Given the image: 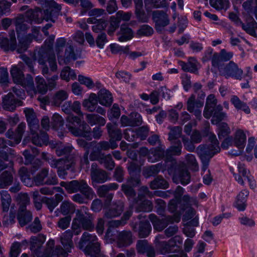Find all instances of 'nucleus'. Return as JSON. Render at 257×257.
<instances>
[{
  "label": "nucleus",
  "mask_w": 257,
  "mask_h": 257,
  "mask_svg": "<svg viewBox=\"0 0 257 257\" xmlns=\"http://www.w3.org/2000/svg\"><path fill=\"white\" fill-rule=\"evenodd\" d=\"M209 123L205 122L200 133L203 137H208V139L211 143V146L201 145L196 150L202 163V170L204 171L207 169L211 158L220 151L219 143L216 136L209 131Z\"/></svg>",
  "instance_id": "f257e3e1"
},
{
  "label": "nucleus",
  "mask_w": 257,
  "mask_h": 257,
  "mask_svg": "<svg viewBox=\"0 0 257 257\" xmlns=\"http://www.w3.org/2000/svg\"><path fill=\"white\" fill-rule=\"evenodd\" d=\"M60 185L69 193L80 191V193H77L72 197L73 201L79 204L87 203L88 200H92L95 196L93 189L84 180L61 182Z\"/></svg>",
  "instance_id": "f03ea898"
},
{
  "label": "nucleus",
  "mask_w": 257,
  "mask_h": 257,
  "mask_svg": "<svg viewBox=\"0 0 257 257\" xmlns=\"http://www.w3.org/2000/svg\"><path fill=\"white\" fill-rule=\"evenodd\" d=\"M94 215L90 213L87 207L82 206L78 209L72 223L71 228L74 234H79L82 231V229L92 231L94 228Z\"/></svg>",
  "instance_id": "7ed1b4c3"
},
{
  "label": "nucleus",
  "mask_w": 257,
  "mask_h": 257,
  "mask_svg": "<svg viewBox=\"0 0 257 257\" xmlns=\"http://www.w3.org/2000/svg\"><path fill=\"white\" fill-rule=\"evenodd\" d=\"M34 59L41 66L42 74L47 77L50 75L49 69L47 65L48 63L50 71L55 72L57 70V65L55 54L52 50L41 47L34 53Z\"/></svg>",
  "instance_id": "20e7f679"
},
{
  "label": "nucleus",
  "mask_w": 257,
  "mask_h": 257,
  "mask_svg": "<svg viewBox=\"0 0 257 257\" xmlns=\"http://www.w3.org/2000/svg\"><path fill=\"white\" fill-rule=\"evenodd\" d=\"M39 3L43 7L47 9L43 12L41 9L37 8V14L38 15L37 17L39 20L38 21H36L35 23L40 24L44 20L55 22V19L59 15V13L61 10V5L58 4L53 0H42L40 1Z\"/></svg>",
  "instance_id": "39448f33"
},
{
  "label": "nucleus",
  "mask_w": 257,
  "mask_h": 257,
  "mask_svg": "<svg viewBox=\"0 0 257 257\" xmlns=\"http://www.w3.org/2000/svg\"><path fill=\"white\" fill-rule=\"evenodd\" d=\"M25 66L23 62H20L18 64L14 65L10 70L11 75L14 82L21 85L24 87H34V81L32 76L27 75L25 77L23 70Z\"/></svg>",
  "instance_id": "423d86ee"
},
{
  "label": "nucleus",
  "mask_w": 257,
  "mask_h": 257,
  "mask_svg": "<svg viewBox=\"0 0 257 257\" xmlns=\"http://www.w3.org/2000/svg\"><path fill=\"white\" fill-rule=\"evenodd\" d=\"M86 244V246L84 249L85 253L96 255L100 253V243L94 234H91L87 232H84L83 233L79 242V247L82 248Z\"/></svg>",
  "instance_id": "0eeeda50"
},
{
  "label": "nucleus",
  "mask_w": 257,
  "mask_h": 257,
  "mask_svg": "<svg viewBox=\"0 0 257 257\" xmlns=\"http://www.w3.org/2000/svg\"><path fill=\"white\" fill-rule=\"evenodd\" d=\"M151 221L154 229L161 231L165 229L169 224L174 222H178L180 220V217L177 215L173 216H167L162 219H159L155 214H151L149 217Z\"/></svg>",
  "instance_id": "6e6552de"
},
{
  "label": "nucleus",
  "mask_w": 257,
  "mask_h": 257,
  "mask_svg": "<svg viewBox=\"0 0 257 257\" xmlns=\"http://www.w3.org/2000/svg\"><path fill=\"white\" fill-rule=\"evenodd\" d=\"M219 72L221 75L226 78L232 77L236 79L241 80L243 75L242 70L232 61L226 64L223 68H220Z\"/></svg>",
  "instance_id": "1a4fd4ad"
},
{
  "label": "nucleus",
  "mask_w": 257,
  "mask_h": 257,
  "mask_svg": "<svg viewBox=\"0 0 257 257\" xmlns=\"http://www.w3.org/2000/svg\"><path fill=\"white\" fill-rule=\"evenodd\" d=\"M69 131L75 137H82L88 140H91V129L89 125L84 121L77 126H74L70 124L66 125Z\"/></svg>",
  "instance_id": "9d476101"
},
{
  "label": "nucleus",
  "mask_w": 257,
  "mask_h": 257,
  "mask_svg": "<svg viewBox=\"0 0 257 257\" xmlns=\"http://www.w3.org/2000/svg\"><path fill=\"white\" fill-rule=\"evenodd\" d=\"M203 105V100L196 99L195 95L191 94L187 101V109L189 112L193 113L197 119L200 120L201 118V108Z\"/></svg>",
  "instance_id": "9b49d317"
},
{
  "label": "nucleus",
  "mask_w": 257,
  "mask_h": 257,
  "mask_svg": "<svg viewBox=\"0 0 257 257\" xmlns=\"http://www.w3.org/2000/svg\"><path fill=\"white\" fill-rule=\"evenodd\" d=\"M9 39L3 33L0 34V48L5 52L14 51L16 48V39L14 30L9 32Z\"/></svg>",
  "instance_id": "f8f14e48"
},
{
  "label": "nucleus",
  "mask_w": 257,
  "mask_h": 257,
  "mask_svg": "<svg viewBox=\"0 0 257 257\" xmlns=\"http://www.w3.org/2000/svg\"><path fill=\"white\" fill-rule=\"evenodd\" d=\"M239 174L235 176V178L238 183L244 185V182H247L250 187L253 188L255 186V183L253 177L247 171L243 164L239 163L238 165Z\"/></svg>",
  "instance_id": "ddd939ff"
},
{
  "label": "nucleus",
  "mask_w": 257,
  "mask_h": 257,
  "mask_svg": "<svg viewBox=\"0 0 257 257\" xmlns=\"http://www.w3.org/2000/svg\"><path fill=\"white\" fill-rule=\"evenodd\" d=\"M153 19L155 23L156 30L159 32H162L170 22L168 15L163 11L153 12Z\"/></svg>",
  "instance_id": "4468645a"
},
{
  "label": "nucleus",
  "mask_w": 257,
  "mask_h": 257,
  "mask_svg": "<svg viewBox=\"0 0 257 257\" xmlns=\"http://www.w3.org/2000/svg\"><path fill=\"white\" fill-rule=\"evenodd\" d=\"M48 163L52 168L58 169L60 167L65 166L67 169H71V171H73L76 164V160L74 155L69 156L67 159H56L52 157L50 160H49Z\"/></svg>",
  "instance_id": "2eb2a0df"
},
{
  "label": "nucleus",
  "mask_w": 257,
  "mask_h": 257,
  "mask_svg": "<svg viewBox=\"0 0 257 257\" xmlns=\"http://www.w3.org/2000/svg\"><path fill=\"white\" fill-rule=\"evenodd\" d=\"M164 236L161 235L157 236L156 237L155 241L156 242L157 245L160 250L162 253H166L171 251V247L176 245L177 241L179 242L180 237L179 236H175V237L170 239L168 242L160 241V239L164 238Z\"/></svg>",
  "instance_id": "dca6fc26"
},
{
  "label": "nucleus",
  "mask_w": 257,
  "mask_h": 257,
  "mask_svg": "<svg viewBox=\"0 0 257 257\" xmlns=\"http://www.w3.org/2000/svg\"><path fill=\"white\" fill-rule=\"evenodd\" d=\"M123 207L122 201L118 200L113 202L110 208L104 211V217L110 219L119 216L123 210Z\"/></svg>",
  "instance_id": "f3484780"
},
{
  "label": "nucleus",
  "mask_w": 257,
  "mask_h": 257,
  "mask_svg": "<svg viewBox=\"0 0 257 257\" xmlns=\"http://www.w3.org/2000/svg\"><path fill=\"white\" fill-rule=\"evenodd\" d=\"M131 226L134 231L138 232V235L140 238L147 237L152 230L151 225L147 220L141 221L139 224L132 223Z\"/></svg>",
  "instance_id": "a211bd4d"
},
{
  "label": "nucleus",
  "mask_w": 257,
  "mask_h": 257,
  "mask_svg": "<svg viewBox=\"0 0 257 257\" xmlns=\"http://www.w3.org/2000/svg\"><path fill=\"white\" fill-rule=\"evenodd\" d=\"M117 145L115 141L110 140V142L101 141L96 144L94 146L92 152L90 155V157L96 156L104 155L101 153L102 150L106 151L109 149H114L117 147Z\"/></svg>",
  "instance_id": "6ab92c4d"
},
{
  "label": "nucleus",
  "mask_w": 257,
  "mask_h": 257,
  "mask_svg": "<svg viewBox=\"0 0 257 257\" xmlns=\"http://www.w3.org/2000/svg\"><path fill=\"white\" fill-rule=\"evenodd\" d=\"M91 178L93 182L102 183L107 179V175L106 172L102 169H98L97 165L93 163L91 165Z\"/></svg>",
  "instance_id": "aec40b11"
},
{
  "label": "nucleus",
  "mask_w": 257,
  "mask_h": 257,
  "mask_svg": "<svg viewBox=\"0 0 257 257\" xmlns=\"http://www.w3.org/2000/svg\"><path fill=\"white\" fill-rule=\"evenodd\" d=\"M15 25L18 36L25 34L30 29L32 24L28 21L23 15H20L15 19Z\"/></svg>",
  "instance_id": "412c9836"
},
{
  "label": "nucleus",
  "mask_w": 257,
  "mask_h": 257,
  "mask_svg": "<svg viewBox=\"0 0 257 257\" xmlns=\"http://www.w3.org/2000/svg\"><path fill=\"white\" fill-rule=\"evenodd\" d=\"M22 101L15 98L12 92H9L5 95L3 100V107L4 109L8 111H13L17 105H22Z\"/></svg>",
  "instance_id": "4be33fe9"
},
{
  "label": "nucleus",
  "mask_w": 257,
  "mask_h": 257,
  "mask_svg": "<svg viewBox=\"0 0 257 257\" xmlns=\"http://www.w3.org/2000/svg\"><path fill=\"white\" fill-rule=\"evenodd\" d=\"M77 59V56L74 52L73 46L68 44L65 47L64 53L62 54V57H61L58 62L60 65L68 64Z\"/></svg>",
  "instance_id": "5701e85b"
},
{
  "label": "nucleus",
  "mask_w": 257,
  "mask_h": 257,
  "mask_svg": "<svg viewBox=\"0 0 257 257\" xmlns=\"http://www.w3.org/2000/svg\"><path fill=\"white\" fill-rule=\"evenodd\" d=\"M217 100L213 94H209L206 100V103L203 111V116L207 119L210 118L213 112V110L217 106Z\"/></svg>",
  "instance_id": "b1692460"
},
{
  "label": "nucleus",
  "mask_w": 257,
  "mask_h": 257,
  "mask_svg": "<svg viewBox=\"0 0 257 257\" xmlns=\"http://www.w3.org/2000/svg\"><path fill=\"white\" fill-rule=\"evenodd\" d=\"M92 161L97 160L103 165L104 167L107 170H112L115 167V163L113 161L110 154L106 155H101L94 157H90Z\"/></svg>",
  "instance_id": "393cba45"
},
{
  "label": "nucleus",
  "mask_w": 257,
  "mask_h": 257,
  "mask_svg": "<svg viewBox=\"0 0 257 257\" xmlns=\"http://www.w3.org/2000/svg\"><path fill=\"white\" fill-rule=\"evenodd\" d=\"M26 117L29 124L31 131H35L39 128V120L37 118L36 113L32 108H26L24 110Z\"/></svg>",
  "instance_id": "a878e982"
},
{
  "label": "nucleus",
  "mask_w": 257,
  "mask_h": 257,
  "mask_svg": "<svg viewBox=\"0 0 257 257\" xmlns=\"http://www.w3.org/2000/svg\"><path fill=\"white\" fill-rule=\"evenodd\" d=\"M133 241V235L131 231L124 230L119 232L117 239L118 247L128 246L132 243Z\"/></svg>",
  "instance_id": "bb28decb"
},
{
  "label": "nucleus",
  "mask_w": 257,
  "mask_h": 257,
  "mask_svg": "<svg viewBox=\"0 0 257 257\" xmlns=\"http://www.w3.org/2000/svg\"><path fill=\"white\" fill-rule=\"evenodd\" d=\"M37 131H31L33 144L38 146H42L43 145H47L49 141V137L47 133L41 131L38 135L36 133Z\"/></svg>",
  "instance_id": "cd10ccee"
},
{
  "label": "nucleus",
  "mask_w": 257,
  "mask_h": 257,
  "mask_svg": "<svg viewBox=\"0 0 257 257\" xmlns=\"http://www.w3.org/2000/svg\"><path fill=\"white\" fill-rule=\"evenodd\" d=\"M51 147L56 148V154L58 157L65 156L66 157L65 159H67L69 156L74 155L76 161H77V156L74 154H71L73 149L72 146H59L58 143H56L55 144H51Z\"/></svg>",
  "instance_id": "c85d7f7f"
},
{
  "label": "nucleus",
  "mask_w": 257,
  "mask_h": 257,
  "mask_svg": "<svg viewBox=\"0 0 257 257\" xmlns=\"http://www.w3.org/2000/svg\"><path fill=\"white\" fill-rule=\"evenodd\" d=\"M81 104L80 102L75 101L72 103L71 101H66L62 106V110L66 113H70L71 111L80 116H83L81 110Z\"/></svg>",
  "instance_id": "c756f323"
},
{
  "label": "nucleus",
  "mask_w": 257,
  "mask_h": 257,
  "mask_svg": "<svg viewBox=\"0 0 257 257\" xmlns=\"http://www.w3.org/2000/svg\"><path fill=\"white\" fill-rule=\"evenodd\" d=\"M164 158L167 159L166 150H165V147L163 148L162 146H160L151 150V153L149 155L148 161L150 162H155Z\"/></svg>",
  "instance_id": "7c9ffc66"
},
{
  "label": "nucleus",
  "mask_w": 257,
  "mask_h": 257,
  "mask_svg": "<svg viewBox=\"0 0 257 257\" xmlns=\"http://www.w3.org/2000/svg\"><path fill=\"white\" fill-rule=\"evenodd\" d=\"M107 133L111 141H120L122 138V134L120 129L117 127L116 123H108L106 125Z\"/></svg>",
  "instance_id": "2f4dec72"
},
{
  "label": "nucleus",
  "mask_w": 257,
  "mask_h": 257,
  "mask_svg": "<svg viewBox=\"0 0 257 257\" xmlns=\"http://www.w3.org/2000/svg\"><path fill=\"white\" fill-rule=\"evenodd\" d=\"M97 99L100 104L105 106H109L112 103L111 94L105 89H101L99 91Z\"/></svg>",
  "instance_id": "473e14b6"
},
{
  "label": "nucleus",
  "mask_w": 257,
  "mask_h": 257,
  "mask_svg": "<svg viewBox=\"0 0 257 257\" xmlns=\"http://www.w3.org/2000/svg\"><path fill=\"white\" fill-rule=\"evenodd\" d=\"M98 103L97 96L95 93H91L88 99L84 100L82 105L90 112L95 110Z\"/></svg>",
  "instance_id": "72a5a7b5"
},
{
  "label": "nucleus",
  "mask_w": 257,
  "mask_h": 257,
  "mask_svg": "<svg viewBox=\"0 0 257 257\" xmlns=\"http://www.w3.org/2000/svg\"><path fill=\"white\" fill-rule=\"evenodd\" d=\"M73 234L74 232L72 230H67L61 236V242L66 250H69V249H71L73 247V244L72 238Z\"/></svg>",
  "instance_id": "f704fd0d"
},
{
  "label": "nucleus",
  "mask_w": 257,
  "mask_h": 257,
  "mask_svg": "<svg viewBox=\"0 0 257 257\" xmlns=\"http://www.w3.org/2000/svg\"><path fill=\"white\" fill-rule=\"evenodd\" d=\"M222 106L220 104H218L217 106L213 110L212 116L211 121L213 124H218L222 120L224 119L226 117V114L222 112Z\"/></svg>",
  "instance_id": "c9c22d12"
},
{
  "label": "nucleus",
  "mask_w": 257,
  "mask_h": 257,
  "mask_svg": "<svg viewBox=\"0 0 257 257\" xmlns=\"http://www.w3.org/2000/svg\"><path fill=\"white\" fill-rule=\"evenodd\" d=\"M197 64V60L193 57L189 58L187 63H185L183 61L180 62V65L184 71L194 73H196L198 72Z\"/></svg>",
  "instance_id": "e433bc0d"
},
{
  "label": "nucleus",
  "mask_w": 257,
  "mask_h": 257,
  "mask_svg": "<svg viewBox=\"0 0 257 257\" xmlns=\"http://www.w3.org/2000/svg\"><path fill=\"white\" fill-rule=\"evenodd\" d=\"M172 145L166 150L167 159H169L173 156H179L181 154L182 144L179 140L172 142Z\"/></svg>",
  "instance_id": "4c0bfd02"
},
{
  "label": "nucleus",
  "mask_w": 257,
  "mask_h": 257,
  "mask_svg": "<svg viewBox=\"0 0 257 257\" xmlns=\"http://www.w3.org/2000/svg\"><path fill=\"white\" fill-rule=\"evenodd\" d=\"M17 219L21 226H24L30 222L32 219V213L26 209L18 210Z\"/></svg>",
  "instance_id": "58836bf2"
},
{
  "label": "nucleus",
  "mask_w": 257,
  "mask_h": 257,
  "mask_svg": "<svg viewBox=\"0 0 257 257\" xmlns=\"http://www.w3.org/2000/svg\"><path fill=\"white\" fill-rule=\"evenodd\" d=\"M134 36L133 31L126 25H122L118 34V39L120 42H124L131 40Z\"/></svg>",
  "instance_id": "ea45409f"
},
{
  "label": "nucleus",
  "mask_w": 257,
  "mask_h": 257,
  "mask_svg": "<svg viewBox=\"0 0 257 257\" xmlns=\"http://www.w3.org/2000/svg\"><path fill=\"white\" fill-rule=\"evenodd\" d=\"M150 187L153 189H166L169 187V183L162 176H158L150 183Z\"/></svg>",
  "instance_id": "a19ab883"
},
{
  "label": "nucleus",
  "mask_w": 257,
  "mask_h": 257,
  "mask_svg": "<svg viewBox=\"0 0 257 257\" xmlns=\"http://www.w3.org/2000/svg\"><path fill=\"white\" fill-rule=\"evenodd\" d=\"M86 119L91 125L97 124L99 126H103L106 123V120L103 117L94 113L86 114Z\"/></svg>",
  "instance_id": "79ce46f5"
},
{
  "label": "nucleus",
  "mask_w": 257,
  "mask_h": 257,
  "mask_svg": "<svg viewBox=\"0 0 257 257\" xmlns=\"http://www.w3.org/2000/svg\"><path fill=\"white\" fill-rule=\"evenodd\" d=\"M246 136L241 130H237L234 135V144L238 149H243L246 143Z\"/></svg>",
  "instance_id": "37998d69"
},
{
  "label": "nucleus",
  "mask_w": 257,
  "mask_h": 257,
  "mask_svg": "<svg viewBox=\"0 0 257 257\" xmlns=\"http://www.w3.org/2000/svg\"><path fill=\"white\" fill-rule=\"evenodd\" d=\"M248 195V191L245 189L242 190L238 194L235 202L236 207L240 211H243L246 207V198Z\"/></svg>",
  "instance_id": "c03bdc74"
},
{
  "label": "nucleus",
  "mask_w": 257,
  "mask_h": 257,
  "mask_svg": "<svg viewBox=\"0 0 257 257\" xmlns=\"http://www.w3.org/2000/svg\"><path fill=\"white\" fill-rule=\"evenodd\" d=\"M13 182V176L11 171H6L0 175V189L5 188Z\"/></svg>",
  "instance_id": "a18cd8bd"
},
{
  "label": "nucleus",
  "mask_w": 257,
  "mask_h": 257,
  "mask_svg": "<svg viewBox=\"0 0 257 257\" xmlns=\"http://www.w3.org/2000/svg\"><path fill=\"white\" fill-rule=\"evenodd\" d=\"M182 185H187L190 181V174L188 170L185 167H180L176 173Z\"/></svg>",
  "instance_id": "49530a36"
},
{
  "label": "nucleus",
  "mask_w": 257,
  "mask_h": 257,
  "mask_svg": "<svg viewBox=\"0 0 257 257\" xmlns=\"http://www.w3.org/2000/svg\"><path fill=\"white\" fill-rule=\"evenodd\" d=\"M118 187V184L114 183L103 185L98 188L97 193L100 197H104L109 191L115 190Z\"/></svg>",
  "instance_id": "de8ad7c7"
},
{
  "label": "nucleus",
  "mask_w": 257,
  "mask_h": 257,
  "mask_svg": "<svg viewBox=\"0 0 257 257\" xmlns=\"http://www.w3.org/2000/svg\"><path fill=\"white\" fill-rule=\"evenodd\" d=\"M46 237L44 235L39 234L36 236H32L31 237V249L36 252L41 248L42 244L45 241Z\"/></svg>",
  "instance_id": "09e8293b"
},
{
  "label": "nucleus",
  "mask_w": 257,
  "mask_h": 257,
  "mask_svg": "<svg viewBox=\"0 0 257 257\" xmlns=\"http://www.w3.org/2000/svg\"><path fill=\"white\" fill-rule=\"evenodd\" d=\"M230 101L236 109L242 110L246 114L250 113L249 107L245 103L241 101L237 96L232 95L231 97Z\"/></svg>",
  "instance_id": "8fccbe9b"
},
{
  "label": "nucleus",
  "mask_w": 257,
  "mask_h": 257,
  "mask_svg": "<svg viewBox=\"0 0 257 257\" xmlns=\"http://www.w3.org/2000/svg\"><path fill=\"white\" fill-rule=\"evenodd\" d=\"M1 196V206L4 212H8L12 199L7 191L2 190L0 192Z\"/></svg>",
  "instance_id": "3c124183"
},
{
  "label": "nucleus",
  "mask_w": 257,
  "mask_h": 257,
  "mask_svg": "<svg viewBox=\"0 0 257 257\" xmlns=\"http://www.w3.org/2000/svg\"><path fill=\"white\" fill-rule=\"evenodd\" d=\"M36 88L31 87L39 93L45 94L47 92L48 87L45 80L42 77L37 76L35 78Z\"/></svg>",
  "instance_id": "603ef678"
},
{
  "label": "nucleus",
  "mask_w": 257,
  "mask_h": 257,
  "mask_svg": "<svg viewBox=\"0 0 257 257\" xmlns=\"http://www.w3.org/2000/svg\"><path fill=\"white\" fill-rule=\"evenodd\" d=\"M60 76L62 80L68 82L71 79H75L76 78V74L74 70L71 69L69 67L65 66L61 70Z\"/></svg>",
  "instance_id": "864d4df0"
},
{
  "label": "nucleus",
  "mask_w": 257,
  "mask_h": 257,
  "mask_svg": "<svg viewBox=\"0 0 257 257\" xmlns=\"http://www.w3.org/2000/svg\"><path fill=\"white\" fill-rule=\"evenodd\" d=\"M16 201L19 206V210L26 209L27 205L30 204V198L27 193H19L16 197Z\"/></svg>",
  "instance_id": "5fc2aeb1"
},
{
  "label": "nucleus",
  "mask_w": 257,
  "mask_h": 257,
  "mask_svg": "<svg viewBox=\"0 0 257 257\" xmlns=\"http://www.w3.org/2000/svg\"><path fill=\"white\" fill-rule=\"evenodd\" d=\"M240 26L242 29L248 34L252 36H256L255 30L257 29V23L253 19H252L246 24L240 22Z\"/></svg>",
  "instance_id": "6e6d98bb"
},
{
  "label": "nucleus",
  "mask_w": 257,
  "mask_h": 257,
  "mask_svg": "<svg viewBox=\"0 0 257 257\" xmlns=\"http://www.w3.org/2000/svg\"><path fill=\"white\" fill-rule=\"evenodd\" d=\"M25 127L26 124L25 123L22 122L20 123L16 129L15 133L17 135L16 142L13 143L12 141H8V145L11 147H14L16 145L19 144L22 140L23 135L25 132Z\"/></svg>",
  "instance_id": "4d7b16f0"
},
{
  "label": "nucleus",
  "mask_w": 257,
  "mask_h": 257,
  "mask_svg": "<svg viewBox=\"0 0 257 257\" xmlns=\"http://www.w3.org/2000/svg\"><path fill=\"white\" fill-rule=\"evenodd\" d=\"M67 92L64 90H60L56 92L53 98V104L57 106H60L61 103L68 97Z\"/></svg>",
  "instance_id": "13d9d810"
},
{
  "label": "nucleus",
  "mask_w": 257,
  "mask_h": 257,
  "mask_svg": "<svg viewBox=\"0 0 257 257\" xmlns=\"http://www.w3.org/2000/svg\"><path fill=\"white\" fill-rule=\"evenodd\" d=\"M66 44V40L64 38H58L56 42L55 51L57 56L58 60L62 57L63 49Z\"/></svg>",
  "instance_id": "bf43d9fd"
},
{
  "label": "nucleus",
  "mask_w": 257,
  "mask_h": 257,
  "mask_svg": "<svg viewBox=\"0 0 257 257\" xmlns=\"http://www.w3.org/2000/svg\"><path fill=\"white\" fill-rule=\"evenodd\" d=\"M161 169L162 165L160 163L152 165L144 169L143 172L144 175L146 177L155 175L161 171Z\"/></svg>",
  "instance_id": "052dcab7"
},
{
  "label": "nucleus",
  "mask_w": 257,
  "mask_h": 257,
  "mask_svg": "<svg viewBox=\"0 0 257 257\" xmlns=\"http://www.w3.org/2000/svg\"><path fill=\"white\" fill-rule=\"evenodd\" d=\"M185 159L188 167L192 171L197 172L199 170V165L193 155L188 154L186 156Z\"/></svg>",
  "instance_id": "680f3d73"
},
{
  "label": "nucleus",
  "mask_w": 257,
  "mask_h": 257,
  "mask_svg": "<svg viewBox=\"0 0 257 257\" xmlns=\"http://www.w3.org/2000/svg\"><path fill=\"white\" fill-rule=\"evenodd\" d=\"M60 210L63 215H67L73 213L75 208L73 203L68 201H65L61 204Z\"/></svg>",
  "instance_id": "e2e57ef3"
},
{
  "label": "nucleus",
  "mask_w": 257,
  "mask_h": 257,
  "mask_svg": "<svg viewBox=\"0 0 257 257\" xmlns=\"http://www.w3.org/2000/svg\"><path fill=\"white\" fill-rule=\"evenodd\" d=\"M153 208L152 202L148 200H144L141 202L136 207V210L137 212H150Z\"/></svg>",
  "instance_id": "0e129e2a"
},
{
  "label": "nucleus",
  "mask_w": 257,
  "mask_h": 257,
  "mask_svg": "<svg viewBox=\"0 0 257 257\" xmlns=\"http://www.w3.org/2000/svg\"><path fill=\"white\" fill-rule=\"evenodd\" d=\"M218 137L219 139L224 138L230 133V129L226 122L218 123Z\"/></svg>",
  "instance_id": "69168bd1"
},
{
  "label": "nucleus",
  "mask_w": 257,
  "mask_h": 257,
  "mask_svg": "<svg viewBox=\"0 0 257 257\" xmlns=\"http://www.w3.org/2000/svg\"><path fill=\"white\" fill-rule=\"evenodd\" d=\"M182 128L180 126H175L171 129L169 134V140L172 142H176L181 137Z\"/></svg>",
  "instance_id": "338daca9"
},
{
  "label": "nucleus",
  "mask_w": 257,
  "mask_h": 257,
  "mask_svg": "<svg viewBox=\"0 0 257 257\" xmlns=\"http://www.w3.org/2000/svg\"><path fill=\"white\" fill-rule=\"evenodd\" d=\"M19 174L21 177L22 182L26 186L30 185L31 179L29 173L27 168L23 167L21 168L19 171Z\"/></svg>",
  "instance_id": "774afa93"
}]
</instances>
